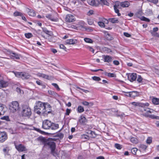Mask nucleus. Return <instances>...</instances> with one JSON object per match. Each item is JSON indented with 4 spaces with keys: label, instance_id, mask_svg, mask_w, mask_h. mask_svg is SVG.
<instances>
[{
    "label": "nucleus",
    "instance_id": "39448f33",
    "mask_svg": "<svg viewBox=\"0 0 159 159\" xmlns=\"http://www.w3.org/2000/svg\"><path fill=\"white\" fill-rule=\"evenodd\" d=\"M20 108L19 104L17 101H13L9 105V109L12 113L16 112L19 110Z\"/></svg>",
    "mask_w": 159,
    "mask_h": 159
},
{
    "label": "nucleus",
    "instance_id": "a19ab883",
    "mask_svg": "<svg viewBox=\"0 0 159 159\" xmlns=\"http://www.w3.org/2000/svg\"><path fill=\"white\" fill-rule=\"evenodd\" d=\"M137 78V81L139 83L141 82L143 80V78L140 75H138Z\"/></svg>",
    "mask_w": 159,
    "mask_h": 159
},
{
    "label": "nucleus",
    "instance_id": "49530a36",
    "mask_svg": "<svg viewBox=\"0 0 159 159\" xmlns=\"http://www.w3.org/2000/svg\"><path fill=\"white\" fill-rule=\"evenodd\" d=\"M98 25L101 27H104L105 26L104 23L101 21H99L98 22Z\"/></svg>",
    "mask_w": 159,
    "mask_h": 159
},
{
    "label": "nucleus",
    "instance_id": "bb28decb",
    "mask_svg": "<svg viewBox=\"0 0 159 159\" xmlns=\"http://www.w3.org/2000/svg\"><path fill=\"white\" fill-rule=\"evenodd\" d=\"M100 3L102 5H106L109 6L110 4V3L106 0H100Z\"/></svg>",
    "mask_w": 159,
    "mask_h": 159
},
{
    "label": "nucleus",
    "instance_id": "0eeeda50",
    "mask_svg": "<svg viewBox=\"0 0 159 159\" xmlns=\"http://www.w3.org/2000/svg\"><path fill=\"white\" fill-rule=\"evenodd\" d=\"M130 104L132 105L135 107L139 106L143 107H148L149 106V104L148 102L144 103L140 102H130L129 103V105Z\"/></svg>",
    "mask_w": 159,
    "mask_h": 159
},
{
    "label": "nucleus",
    "instance_id": "2eb2a0df",
    "mask_svg": "<svg viewBox=\"0 0 159 159\" xmlns=\"http://www.w3.org/2000/svg\"><path fill=\"white\" fill-rule=\"evenodd\" d=\"M37 75L39 77H42L43 78L48 80H52L53 79L52 76H49L43 73H39L37 74Z\"/></svg>",
    "mask_w": 159,
    "mask_h": 159
},
{
    "label": "nucleus",
    "instance_id": "f704fd0d",
    "mask_svg": "<svg viewBox=\"0 0 159 159\" xmlns=\"http://www.w3.org/2000/svg\"><path fill=\"white\" fill-rule=\"evenodd\" d=\"M84 40L86 43H93V40L89 38H85L84 39Z\"/></svg>",
    "mask_w": 159,
    "mask_h": 159
},
{
    "label": "nucleus",
    "instance_id": "e2e57ef3",
    "mask_svg": "<svg viewBox=\"0 0 159 159\" xmlns=\"http://www.w3.org/2000/svg\"><path fill=\"white\" fill-rule=\"evenodd\" d=\"M113 63L116 66H118L119 64V62L117 60H115L113 61Z\"/></svg>",
    "mask_w": 159,
    "mask_h": 159
},
{
    "label": "nucleus",
    "instance_id": "473e14b6",
    "mask_svg": "<svg viewBox=\"0 0 159 159\" xmlns=\"http://www.w3.org/2000/svg\"><path fill=\"white\" fill-rule=\"evenodd\" d=\"M82 104L84 105V106H88L89 105L90 106H93V103L92 102H89L87 101H83L81 102Z\"/></svg>",
    "mask_w": 159,
    "mask_h": 159
},
{
    "label": "nucleus",
    "instance_id": "b1692460",
    "mask_svg": "<svg viewBox=\"0 0 159 159\" xmlns=\"http://www.w3.org/2000/svg\"><path fill=\"white\" fill-rule=\"evenodd\" d=\"M138 93L137 91H132L129 92V95L130 97L135 98L138 96Z\"/></svg>",
    "mask_w": 159,
    "mask_h": 159
},
{
    "label": "nucleus",
    "instance_id": "864d4df0",
    "mask_svg": "<svg viewBox=\"0 0 159 159\" xmlns=\"http://www.w3.org/2000/svg\"><path fill=\"white\" fill-rule=\"evenodd\" d=\"M94 14V11L92 10H89L87 13V15L88 16H90Z\"/></svg>",
    "mask_w": 159,
    "mask_h": 159
},
{
    "label": "nucleus",
    "instance_id": "774afa93",
    "mask_svg": "<svg viewBox=\"0 0 159 159\" xmlns=\"http://www.w3.org/2000/svg\"><path fill=\"white\" fill-rule=\"evenodd\" d=\"M96 159H105V158L104 157L100 156L97 157Z\"/></svg>",
    "mask_w": 159,
    "mask_h": 159
},
{
    "label": "nucleus",
    "instance_id": "f03ea898",
    "mask_svg": "<svg viewBox=\"0 0 159 159\" xmlns=\"http://www.w3.org/2000/svg\"><path fill=\"white\" fill-rule=\"evenodd\" d=\"M42 127L46 129L55 130L58 128L59 125L57 124L53 123L48 120H46L43 122Z\"/></svg>",
    "mask_w": 159,
    "mask_h": 159
},
{
    "label": "nucleus",
    "instance_id": "f8f14e48",
    "mask_svg": "<svg viewBox=\"0 0 159 159\" xmlns=\"http://www.w3.org/2000/svg\"><path fill=\"white\" fill-rule=\"evenodd\" d=\"M87 2L89 5L94 6H98L99 4L98 0H87Z\"/></svg>",
    "mask_w": 159,
    "mask_h": 159
},
{
    "label": "nucleus",
    "instance_id": "09e8293b",
    "mask_svg": "<svg viewBox=\"0 0 159 159\" xmlns=\"http://www.w3.org/2000/svg\"><path fill=\"white\" fill-rule=\"evenodd\" d=\"M52 85L54 86L56 89L57 90H59L60 89V88H59L58 85L56 83H52Z\"/></svg>",
    "mask_w": 159,
    "mask_h": 159
},
{
    "label": "nucleus",
    "instance_id": "a878e982",
    "mask_svg": "<svg viewBox=\"0 0 159 159\" xmlns=\"http://www.w3.org/2000/svg\"><path fill=\"white\" fill-rule=\"evenodd\" d=\"M121 7H128L130 5L129 2L127 1L121 2Z\"/></svg>",
    "mask_w": 159,
    "mask_h": 159
},
{
    "label": "nucleus",
    "instance_id": "de8ad7c7",
    "mask_svg": "<svg viewBox=\"0 0 159 159\" xmlns=\"http://www.w3.org/2000/svg\"><path fill=\"white\" fill-rule=\"evenodd\" d=\"M8 148L6 147L3 149V151L5 154H7L8 153Z\"/></svg>",
    "mask_w": 159,
    "mask_h": 159
},
{
    "label": "nucleus",
    "instance_id": "c85d7f7f",
    "mask_svg": "<svg viewBox=\"0 0 159 159\" xmlns=\"http://www.w3.org/2000/svg\"><path fill=\"white\" fill-rule=\"evenodd\" d=\"M121 2H116L115 4L114 5V8H121Z\"/></svg>",
    "mask_w": 159,
    "mask_h": 159
},
{
    "label": "nucleus",
    "instance_id": "a211bd4d",
    "mask_svg": "<svg viewBox=\"0 0 159 159\" xmlns=\"http://www.w3.org/2000/svg\"><path fill=\"white\" fill-rule=\"evenodd\" d=\"M85 23L84 21H81L79 22L77 25L78 26L79 30H81L83 28L87 29V28L85 26Z\"/></svg>",
    "mask_w": 159,
    "mask_h": 159
},
{
    "label": "nucleus",
    "instance_id": "393cba45",
    "mask_svg": "<svg viewBox=\"0 0 159 159\" xmlns=\"http://www.w3.org/2000/svg\"><path fill=\"white\" fill-rule=\"evenodd\" d=\"M46 17L48 19L52 21H56V19L54 18L52 15L49 14H47L46 15Z\"/></svg>",
    "mask_w": 159,
    "mask_h": 159
},
{
    "label": "nucleus",
    "instance_id": "1a4fd4ad",
    "mask_svg": "<svg viewBox=\"0 0 159 159\" xmlns=\"http://www.w3.org/2000/svg\"><path fill=\"white\" fill-rule=\"evenodd\" d=\"M15 146L16 149L19 152H23L27 150L25 146L21 144H17L15 143Z\"/></svg>",
    "mask_w": 159,
    "mask_h": 159
},
{
    "label": "nucleus",
    "instance_id": "6e6552de",
    "mask_svg": "<svg viewBox=\"0 0 159 159\" xmlns=\"http://www.w3.org/2000/svg\"><path fill=\"white\" fill-rule=\"evenodd\" d=\"M7 133L5 132L0 131V143L4 142L7 139Z\"/></svg>",
    "mask_w": 159,
    "mask_h": 159
},
{
    "label": "nucleus",
    "instance_id": "6e6d98bb",
    "mask_svg": "<svg viewBox=\"0 0 159 159\" xmlns=\"http://www.w3.org/2000/svg\"><path fill=\"white\" fill-rule=\"evenodd\" d=\"M82 139H88L89 138V136L85 134H83L82 135Z\"/></svg>",
    "mask_w": 159,
    "mask_h": 159
},
{
    "label": "nucleus",
    "instance_id": "a18cd8bd",
    "mask_svg": "<svg viewBox=\"0 0 159 159\" xmlns=\"http://www.w3.org/2000/svg\"><path fill=\"white\" fill-rule=\"evenodd\" d=\"M92 79L95 81H100L101 80V79L99 77L94 76L92 77Z\"/></svg>",
    "mask_w": 159,
    "mask_h": 159
},
{
    "label": "nucleus",
    "instance_id": "37998d69",
    "mask_svg": "<svg viewBox=\"0 0 159 159\" xmlns=\"http://www.w3.org/2000/svg\"><path fill=\"white\" fill-rule=\"evenodd\" d=\"M115 146L116 148L119 149H120L122 148V145L118 143L115 144Z\"/></svg>",
    "mask_w": 159,
    "mask_h": 159
},
{
    "label": "nucleus",
    "instance_id": "3c124183",
    "mask_svg": "<svg viewBox=\"0 0 159 159\" xmlns=\"http://www.w3.org/2000/svg\"><path fill=\"white\" fill-rule=\"evenodd\" d=\"M146 142L148 144H150L152 142V138L150 137L148 138Z\"/></svg>",
    "mask_w": 159,
    "mask_h": 159
},
{
    "label": "nucleus",
    "instance_id": "aec40b11",
    "mask_svg": "<svg viewBox=\"0 0 159 159\" xmlns=\"http://www.w3.org/2000/svg\"><path fill=\"white\" fill-rule=\"evenodd\" d=\"M103 58L104 59V62L108 63L111 62L113 60L112 57L108 55L103 56Z\"/></svg>",
    "mask_w": 159,
    "mask_h": 159
},
{
    "label": "nucleus",
    "instance_id": "7ed1b4c3",
    "mask_svg": "<svg viewBox=\"0 0 159 159\" xmlns=\"http://www.w3.org/2000/svg\"><path fill=\"white\" fill-rule=\"evenodd\" d=\"M45 145L50 148L51 150V153L53 156H57V153L56 151V144L53 140L49 139L46 142Z\"/></svg>",
    "mask_w": 159,
    "mask_h": 159
},
{
    "label": "nucleus",
    "instance_id": "4468645a",
    "mask_svg": "<svg viewBox=\"0 0 159 159\" xmlns=\"http://www.w3.org/2000/svg\"><path fill=\"white\" fill-rule=\"evenodd\" d=\"M128 78L131 82H133L135 80L137 77V75L136 73H133L129 74L128 75Z\"/></svg>",
    "mask_w": 159,
    "mask_h": 159
},
{
    "label": "nucleus",
    "instance_id": "58836bf2",
    "mask_svg": "<svg viewBox=\"0 0 159 159\" xmlns=\"http://www.w3.org/2000/svg\"><path fill=\"white\" fill-rule=\"evenodd\" d=\"M25 37L28 38L29 39L33 36L32 34L31 33H28L25 34Z\"/></svg>",
    "mask_w": 159,
    "mask_h": 159
},
{
    "label": "nucleus",
    "instance_id": "9b49d317",
    "mask_svg": "<svg viewBox=\"0 0 159 159\" xmlns=\"http://www.w3.org/2000/svg\"><path fill=\"white\" fill-rule=\"evenodd\" d=\"M65 20L66 22L70 23L75 21V18L74 16L69 14L66 15Z\"/></svg>",
    "mask_w": 159,
    "mask_h": 159
},
{
    "label": "nucleus",
    "instance_id": "4d7b16f0",
    "mask_svg": "<svg viewBox=\"0 0 159 159\" xmlns=\"http://www.w3.org/2000/svg\"><path fill=\"white\" fill-rule=\"evenodd\" d=\"M87 48L91 52H92L93 53H94V49L91 47L89 46L87 47Z\"/></svg>",
    "mask_w": 159,
    "mask_h": 159
},
{
    "label": "nucleus",
    "instance_id": "603ef678",
    "mask_svg": "<svg viewBox=\"0 0 159 159\" xmlns=\"http://www.w3.org/2000/svg\"><path fill=\"white\" fill-rule=\"evenodd\" d=\"M88 24L90 25H92L93 23V20L91 19H88Z\"/></svg>",
    "mask_w": 159,
    "mask_h": 159
},
{
    "label": "nucleus",
    "instance_id": "680f3d73",
    "mask_svg": "<svg viewBox=\"0 0 159 159\" xmlns=\"http://www.w3.org/2000/svg\"><path fill=\"white\" fill-rule=\"evenodd\" d=\"M149 2H152L154 3H157L158 2V0H147Z\"/></svg>",
    "mask_w": 159,
    "mask_h": 159
},
{
    "label": "nucleus",
    "instance_id": "e433bc0d",
    "mask_svg": "<svg viewBox=\"0 0 159 159\" xmlns=\"http://www.w3.org/2000/svg\"><path fill=\"white\" fill-rule=\"evenodd\" d=\"M130 140L133 143H138L137 139L135 138L132 137L131 138Z\"/></svg>",
    "mask_w": 159,
    "mask_h": 159
},
{
    "label": "nucleus",
    "instance_id": "f3484780",
    "mask_svg": "<svg viewBox=\"0 0 159 159\" xmlns=\"http://www.w3.org/2000/svg\"><path fill=\"white\" fill-rule=\"evenodd\" d=\"M105 38L108 40H111L113 39V37L108 32H104Z\"/></svg>",
    "mask_w": 159,
    "mask_h": 159
},
{
    "label": "nucleus",
    "instance_id": "338daca9",
    "mask_svg": "<svg viewBox=\"0 0 159 159\" xmlns=\"http://www.w3.org/2000/svg\"><path fill=\"white\" fill-rule=\"evenodd\" d=\"M51 51L54 53H55L57 52V50L55 49L52 48L51 49Z\"/></svg>",
    "mask_w": 159,
    "mask_h": 159
},
{
    "label": "nucleus",
    "instance_id": "ea45409f",
    "mask_svg": "<svg viewBox=\"0 0 159 159\" xmlns=\"http://www.w3.org/2000/svg\"><path fill=\"white\" fill-rule=\"evenodd\" d=\"M48 93H49V94L52 96H56V93L55 92L51 90H49L48 91Z\"/></svg>",
    "mask_w": 159,
    "mask_h": 159
},
{
    "label": "nucleus",
    "instance_id": "79ce46f5",
    "mask_svg": "<svg viewBox=\"0 0 159 159\" xmlns=\"http://www.w3.org/2000/svg\"><path fill=\"white\" fill-rule=\"evenodd\" d=\"M114 10L115 11V12L117 14V15L118 16H120L121 15V14L119 13V8H114Z\"/></svg>",
    "mask_w": 159,
    "mask_h": 159
},
{
    "label": "nucleus",
    "instance_id": "5fc2aeb1",
    "mask_svg": "<svg viewBox=\"0 0 159 159\" xmlns=\"http://www.w3.org/2000/svg\"><path fill=\"white\" fill-rule=\"evenodd\" d=\"M43 32L47 34H48L49 33L50 31H48L47 29L45 28H43Z\"/></svg>",
    "mask_w": 159,
    "mask_h": 159
},
{
    "label": "nucleus",
    "instance_id": "13d9d810",
    "mask_svg": "<svg viewBox=\"0 0 159 159\" xmlns=\"http://www.w3.org/2000/svg\"><path fill=\"white\" fill-rule=\"evenodd\" d=\"M76 88L77 89H80L82 90V91H83V92H85V93H87V92H89V91L88 90H86L84 89H81L79 87H78V86L76 87Z\"/></svg>",
    "mask_w": 159,
    "mask_h": 159
},
{
    "label": "nucleus",
    "instance_id": "9d476101",
    "mask_svg": "<svg viewBox=\"0 0 159 159\" xmlns=\"http://www.w3.org/2000/svg\"><path fill=\"white\" fill-rule=\"evenodd\" d=\"M7 54L10 55V57L11 59H19L20 58V55L19 54L10 51H8Z\"/></svg>",
    "mask_w": 159,
    "mask_h": 159
},
{
    "label": "nucleus",
    "instance_id": "7c9ffc66",
    "mask_svg": "<svg viewBox=\"0 0 159 159\" xmlns=\"http://www.w3.org/2000/svg\"><path fill=\"white\" fill-rule=\"evenodd\" d=\"M153 103L156 105L159 104V99L157 98H153L152 100Z\"/></svg>",
    "mask_w": 159,
    "mask_h": 159
},
{
    "label": "nucleus",
    "instance_id": "cd10ccee",
    "mask_svg": "<svg viewBox=\"0 0 159 159\" xmlns=\"http://www.w3.org/2000/svg\"><path fill=\"white\" fill-rule=\"evenodd\" d=\"M109 20L110 22L113 23H117L119 22L118 19L116 18H110Z\"/></svg>",
    "mask_w": 159,
    "mask_h": 159
},
{
    "label": "nucleus",
    "instance_id": "20e7f679",
    "mask_svg": "<svg viewBox=\"0 0 159 159\" xmlns=\"http://www.w3.org/2000/svg\"><path fill=\"white\" fill-rule=\"evenodd\" d=\"M21 114L23 116L30 118L32 114L30 108L28 105H24L22 107Z\"/></svg>",
    "mask_w": 159,
    "mask_h": 159
},
{
    "label": "nucleus",
    "instance_id": "0e129e2a",
    "mask_svg": "<svg viewBox=\"0 0 159 159\" xmlns=\"http://www.w3.org/2000/svg\"><path fill=\"white\" fill-rule=\"evenodd\" d=\"M59 47L60 48L64 50H65L66 49V47L63 44H60L59 45Z\"/></svg>",
    "mask_w": 159,
    "mask_h": 159
},
{
    "label": "nucleus",
    "instance_id": "ddd939ff",
    "mask_svg": "<svg viewBox=\"0 0 159 159\" xmlns=\"http://www.w3.org/2000/svg\"><path fill=\"white\" fill-rule=\"evenodd\" d=\"M143 110L142 111L143 112V115L146 116L148 117L152 113V111H150V109L148 108L145 107H143Z\"/></svg>",
    "mask_w": 159,
    "mask_h": 159
},
{
    "label": "nucleus",
    "instance_id": "4c0bfd02",
    "mask_svg": "<svg viewBox=\"0 0 159 159\" xmlns=\"http://www.w3.org/2000/svg\"><path fill=\"white\" fill-rule=\"evenodd\" d=\"M139 147L140 148L143 150H145L147 147L144 144H141L139 145Z\"/></svg>",
    "mask_w": 159,
    "mask_h": 159
},
{
    "label": "nucleus",
    "instance_id": "8fccbe9b",
    "mask_svg": "<svg viewBox=\"0 0 159 159\" xmlns=\"http://www.w3.org/2000/svg\"><path fill=\"white\" fill-rule=\"evenodd\" d=\"M137 149L136 148H133L131 149V152L134 154H135L137 151Z\"/></svg>",
    "mask_w": 159,
    "mask_h": 159
},
{
    "label": "nucleus",
    "instance_id": "412c9836",
    "mask_svg": "<svg viewBox=\"0 0 159 159\" xmlns=\"http://www.w3.org/2000/svg\"><path fill=\"white\" fill-rule=\"evenodd\" d=\"M5 106L3 104L0 103V116L4 114L5 111Z\"/></svg>",
    "mask_w": 159,
    "mask_h": 159
},
{
    "label": "nucleus",
    "instance_id": "c9c22d12",
    "mask_svg": "<svg viewBox=\"0 0 159 159\" xmlns=\"http://www.w3.org/2000/svg\"><path fill=\"white\" fill-rule=\"evenodd\" d=\"M36 83L39 85L42 86L43 88H45L46 87L45 85L43 84L42 81L40 80H37Z\"/></svg>",
    "mask_w": 159,
    "mask_h": 159
},
{
    "label": "nucleus",
    "instance_id": "c756f323",
    "mask_svg": "<svg viewBox=\"0 0 159 159\" xmlns=\"http://www.w3.org/2000/svg\"><path fill=\"white\" fill-rule=\"evenodd\" d=\"M105 75L106 76H107L108 77H116V75L114 73H108L106 72L105 73Z\"/></svg>",
    "mask_w": 159,
    "mask_h": 159
},
{
    "label": "nucleus",
    "instance_id": "4be33fe9",
    "mask_svg": "<svg viewBox=\"0 0 159 159\" xmlns=\"http://www.w3.org/2000/svg\"><path fill=\"white\" fill-rule=\"evenodd\" d=\"M26 11L28 13V14L31 16H34L35 15V11L32 10L28 8L26 9Z\"/></svg>",
    "mask_w": 159,
    "mask_h": 159
},
{
    "label": "nucleus",
    "instance_id": "5701e85b",
    "mask_svg": "<svg viewBox=\"0 0 159 159\" xmlns=\"http://www.w3.org/2000/svg\"><path fill=\"white\" fill-rule=\"evenodd\" d=\"M87 121L86 118L83 115L81 116L79 119V122L81 124H84Z\"/></svg>",
    "mask_w": 159,
    "mask_h": 159
},
{
    "label": "nucleus",
    "instance_id": "bf43d9fd",
    "mask_svg": "<svg viewBox=\"0 0 159 159\" xmlns=\"http://www.w3.org/2000/svg\"><path fill=\"white\" fill-rule=\"evenodd\" d=\"M21 13L19 12H15L14 13V15L15 16H21Z\"/></svg>",
    "mask_w": 159,
    "mask_h": 159
},
{
    "label": "nucleus",
    "instance_id": "72a5a7b5",
    "mask_svg": "<svg viewBox=\"0 0 159 159\" xmlns=\"http://www.w3.org/2000/svg\"><path fill=\"white\" fill-rule=\"evenodd\" d=\"M102 51L107 53H109L111 52V50L110 49L106 47H104L102 48Z\"/></svg>",
    "mask_w": 159,
    "mask_h": 159
},
{
    "label": "nucleus",
    "instance_id": "f257e3e1",
    "mask_svg": "<svg viewBox=\"0 0 159 159\" xmlns=\"http://www.w3.org/2000/svg\"><path fill=\"white\" fill-rule=\"evenodd\" d=\"M51 105L48 103H43L39 101L34 107V112L39 115L47 114L50 112Z\"/></svg>",
    "mask_w": 159,
    "mask_h": 159
},
{
    "label": "nucleus",
    "instance_id": "c03bdc74",
    "mask_svg": "<svg viewBox=\"0 0 159 159\" xmlns=\"http://www.w3.org/2000/svg\"><path fill=\"white\" fill-rule=\"evenodd\" d=\"M140 19L142 20L148 22H149L150 21V20L146 18L144 16L141 17Z\"/></svg>",
    "mask_w": 159,
    "mask_h": 159
},
{
    "label": "nucleus",
    "instance_id": "052dcab7",
    "mask_svg": "<svg viewBox=\"0 0 159 159\" xmlns=\"http://www.w3.org/2000/svg\"><path fill=\"white\" fill-rule=\"evenodd\" d=\"M66 112L65 113V115H69L70 113V112L71 110L69 109H67L66 110Z\"/></svg>",
    "mask_w": 159,
    "mask_h": 159
},
{
    "label": "nucleus",
    "instance_id": "2f4dec72",
    "mask_svg": "<svg viewBox=\"0 0 159 159\" xmlns=\"http://www.w3.org/2000/svg\"><path fill=\"white\" fill-rule=\"evenodd\" d=\"M78 112L80 113L83 112L84 111V108L81 106H79L77 108Z\"/></svg>",
    "mask_w": 159,
    "mask_h": 159
},
{
    "label": "nucleus",
    "instance_id": "dca6fc26",
    "mask_svg": "<svg viewBox=\"0 0 159 159\" xmlns=\"http://www.w3.org/2000/svg\"><path fill=\"white\" fill-rule=\"evenodd\" d=\"M8 83L7 81L4 80L2 79H0V88H5L7 86Z\"/></svg>",
    "mask_w": 159,
    "mask_h": 159
},
{
    "label": "nucleus",
    "instance_id": "423d86ee",
    "mask_svg": "<svg viewBox=\"0 0 159 159\" xmlns=\"http://www.w3.org/2000/svg\"><path fill=\"white\" fill-rule=\"evenodd\" d=\"M16 76L18 78H21L22 80L29 79L30 75L25 72H13Z\"/></svg>",
    "mask_w": 159,
    "mask_h": 159
},
{
    "label": "nucleus",
    "instance_id": "69168bd1",
    "mask_svg": "<svg viewBox=\"0 0 159 159\" xmlns=\"http://www.w3.org/2000/svg\"><path fill=\"white\" fill-rule=\"evenodd\" d=\"M124 34L125 36L127 37H129L131 36V35L127 33L124 32Z\"/></svg>",
    "mask_w": 159,
    "mask_h": 159
},
{
    "label": "nucleus",
    "instance_id": "6ab92c4d",
    "mask_svg": "<svg viewBox=\"0 0 159 159\" xmlns=\"http://www.w3.org/2000/svg\"><path fill=\"white\" fill-rule=\"evenodd\" d=\"M77 41L75 39H67L65 41V43L66 44H74L76 43Z\"/></svg>",
    "mask_w": 159,
    "mask_h": 159
}]
</instances>
